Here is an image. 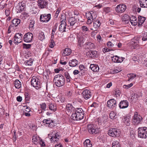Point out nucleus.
Segmentation results:
<instances>
[{
  "mask_svg": "<svg viewBox=\"0 0 147 147\" xmlns=\"http://www.w3.org/2000/svg\"><path fill=\"white\" fill-rule=\"evenodd\" d=\"M82 94L83 98L86 100L90 98L92 95L90 91L88 89L84 90L82 92Z\"/></svg>",
  "mask_w": 147,
  "mask_h": 147,
  "instance_id": "obj_15",
  "label": "nucleus"
},
{
  "mask_svg": "<svg viewBox=\"0 0 147 147\" xmlns=\"http://www.w3.org/2000/svg\"><path fill=\"white\" fill-rule=\"evenodd\" d=\"M85 47L89 49H92L94 47V45L93 43L90 42H87L85 44Z\"/></svg>",
  "mask_w": 147,
  "mask_h": 147,
  "instance_id": "obj_31",
  "label": "nucleus"
},
{
  "mask_svg": "<svg viewBox=\"0 0 147 147\" xmlns=\"http://www.w3.org/2000/svg\"><path fill=\"white\" fill-rule=\"evenodd\" d=\"M22 35L19 33H16L14 36L13 42L15 44H18L22 41Z\"/></svg>",
  "mask_w": 147,
  "mask_h": 147,
  "instance_id": "obj_17",
  "label": "nucleus"
},
{
  "mask_svg": "<svg viewBox=\"0 0 147 147\" xmlns=\"http://www.w3.org/2000/svg\"><path fill=\"white\" fill-rule=\"evenodd\" d=\"M15 86L16 88H20L21 87V83L18 80H16L14 82Z\"/></svg>",
  "mask_w": 147,
  "mask_h": 147,
  "instance_id": "obj_36",
  "label": "nucleus"
},
{
  "mask_svg": "<svg viewBox=\"0 0 147 147\" xmlns=\"http://www.w3.org/2000/svg\"><path fill=\"white\" fill-rule=\"evenodd\" d=\"M140 5L141 7H147V0H139Z\"/></svg>",
  "mask_w": 147,
  "mask_h": 147,
  "instance_id": "obj_34",
  "label": "nucleus"
},
{
  "mask_svg": "<svg viewBox=\"0 0 147 147\" xmlns=\"http://www.w3.org/2000/svg\"><path fill=\"white\" fill-rule=\"evenodd\" d=\"M60 136L59 134L57 133H54L53 134L51 138L50 139L51 141H53L54 142H59Z\"/></svg>",
  "mask_w": 147,
  "mask_h": 147,
  "instance_id": "obj_20",
  "label": "nucleus"
},
{
  "mask_svg": "<svg viewBox=\"0 0 147 147\" xmlns=\"http://www.w3.org/2000/svg\"><path fill=\"white\" fill-rule=\"evenodd\" d=\"M138 22L137 24L138 26H139L141 25L143 23L146 19L145 18L140 16H138Z\"/></svg>",
  "mask_w": 147,
  "mask_h": 147,
  "instance_id": "obj_30",
  "label": "nucleus"
},
{
  "mask_svg": "<svg viewBox=\"0 0 147 147\" xmlns=\"http://www.w3.org/2000/svg\"><path fill=\"white\" fill-rule=\"evenodd\" d=\"M20 19L15 18L13 19L12 21L11 26L16 27L20 24Z\"/></svg>",
  "mask_w": 147,
  "mask_h": 147,
  "instance_id": "obj_24",
  "label": "nucleus"
},
{
  "mask_svg": "<svg viewBox=\"0 0 147 147\" xmlns=\"http://www.w3.org/2000/svg\"><path fill=\"white\" fill-rule=\"evenodd\" d=\"M43 122L45 125L48 126L49 127L52 128L55 126L53 121L51 120L50 119H44Z\"/></svg>",
  "mask_w": 147,
  "mask_h": 147,
  "instance_id": "obj_18",
  "label": "nucleus"
},
{
  "mask_svg": "<svg viewBox=\"0 0 147 147\" xmlns=\"http://www.w3.org/2000/svg\"><path fill=\"white\" fill-rule=\"evenodd\" d=\"M57 27V24L55 25L53 27V29H52V34H54L55 32L56 29Z\"/></svg>",
  "mask_w": 147,
  "mask_h": 147,
  "instance_id": "obj_58",
  "label": "nucleus"
},
{
  "mask_svg": "<svg viewBox=\"0 0 147 147\" xmlns=\"http://www.w3.org/2000/svg\"><path fill=\"white\" fill-rule=\"evenodd\" d=\"M69 22L71 26H73L76 22L75 18L73 17L70 18Z\"/></svg>",
  "mask_w": 147,
  "mask_h": 147,
  "instance_id": "obj_41",
  "label": "nucleus"
},
{
  "mask_svg": "<svg viewBox=\"0 0 147 147\" xmlns=\"http://www.w3.org/2000/svg\"><path fill=\"white\" fill-rule=\"evenodd\" d=\"M140 38V37L136 36L132 39L131 44L133 49H136L138 48L139 46Z\"/></svg>",
  "mask_w": 147,
  "mask_h": 147,
  "instance_id": "obj_12",
  "label": "nucleus"
},
{
  "mask_svg": "<svg viewBox=\"0 0 147 147\" xmlns=\"http://www.w3.org/2000/svg\"><path fill=\"white\" fill-rule=\"evenodd\" d=\"M83 36V35H82L78 36V45L80 47H81L83 45L85 41L84 38Z\"/></svg>",
  "mask_w": 147,
  "mask_h": 147,
  "instance_id": "obj_22",
  "label": "nucleus"
},
{
  "mask_svg": "<svg viewBox=\"0 0 147 147\" xmlns=\"http://www.w3.org/2000/svg\"><path fill=\"white\" fill-rule=\"evenodd\" d=\"M65 79L63 76L59 74L55 75L53 79L55 84L58 87L63 86L65 83Z\"/></svg>",
  "mask_w": 147,
  "mask_h": 147,
  "instance_id": "obj_1",
  "label": "nucleus"
},
{
  "mask_svg": "<svg viewBox=\"0 0 147 147\" xmlns=\"http://www.w3.org/2000/svg\"><path fill=\"white\" fill-rule=\"evenodd\" d=\"M126 8V6L124 4H119L115 8V11L117 13H121L124 12Z\"/></svg>",
  "mask_w": 147,
  "mask_h": 147,
  "instance_id": "obj_16",
  "label": "nucleus"
},
{
  "mask_svg": "<svg viewBox=\"0 0 147 147\" xmlns=\"http://www.w3.org/2000/svg\"><path fill=\"white\" fill-rule=\"evenodd\" d=\"M87 129L88 131L90 134H97L99 133L100 131V128H96L94 127V126L92 124H90L87 125Z\"/></svg>",
  "mask_w": 147,
  "mask_h": 147,
  "instance_id": "obj_7",
  "label": "nucleus"
},
{
  "mask_svg": "<svg viewBox=\"0 0 147 147\" xmlns=\"http://www.w3.org/2000/svg\"><path fill=\"white\" fill-rule=\"evenodd\" d=\"M38 5L40 9L46 8L48 5V1L47 0H38Z\"/></svg>",
  "mask_w": 147,
  "mask_h": 147,
  "instance_id": "obj_13",
  "label": "nucleus"
},
{
  "mask_svg": "<svg viewBox=\"0 0 147 147\" xmlns=\"http://www.w3.org/2000/svg\"><path fill=\"white\" fill-rule=\"evenodd\" d=\"M91 54H90V57L91 58L96 57L97 52L96 51H91Z\"/></svg>",
  "mask_w": 147,
  "mask_h": 147,
  "instance_id": "obj_49",
  "label": "nucleus"
},
{
  "mask_svg": "<svg viewBox=\"0 0 147 147\" xmlns=\"http://www.w3.org/2000/svg\"><path fill=\"white\" fill-rule=\"evenodd\" d=\"M90 68L91 70L94 71H98L99 70V67L97 65L91 64L90 66Z\"/></svg>",
  "mask_w": 147,
  "mask_h": 147,
  "instance_id": "obj_33",
  "label": "nucleus"
},
{
  "mask_svg": "<svg viewBox=\"0 0 147 147\" xmlns=\"http://www.w3.org/2000/svg\"><path fill=\"white\" fill-rule=\"evenodd\" d=\"M104 119L103 118L99 117L97 119V122L98 123V124L100 125L103 123Z\"/></svg>",
  "mask_w": 147,
  "mask_h": 147,
  "instance_id": "obj_52",
  "label": "nucleus"
},
{
  "mask_svg": "<svg viewBox=\"0 0 147 147\" xmlns=\"http://www.w3.org/2000/svg\"><path fill=\"white\" fill-rule=\"evenodd\" d=\"M124 59L125 58L123 57H120L117 56H114L112 57V60L115 63H121Z\"/></svg>",
  "mask_w": 147,
  "mask_h": 147,
  "instance_id": "obj_19",
  "label": "nucleus"
},
{
  "mask_svg": "<svg viewBox=\"0 0 147 147\" xmlns=\"http://www.w3.org/2000/svg\"><path fill=\"white\" fill-rule=\"evenodd\" d=\"M40 80L36 76H33L31 81V85L36 89H38L41 88Z\"/></svg>",
  "mask_w": 147,
  "mask_h": 147,
  "instance_id": "obj_4",
  "label": "nucleus"
},
{
  "mask_svg": "<svg viewBox=\"0 0 147 147\" xmlns=\"http://www.w3.org/2000/svg\"><path fill=\"white\" fill-rule=\"evenodd\" d=\"M107 46L109 47H112L114 45V44H113L111 41H109L107 43Z\"/></svg>",
  "mask_w": 147,
  "mask_h": 147,
  "instance_id": "obj_60",
  "label": "nucleus"
},
{
  "mask_svg": "<svg viewBox=\"0 0 147 147\" xmlns=\"http://www.w3.org/2000/svg\"><path fill=\"white\" fill-rule=\"evenodd\" d=\"M55 45L54 41L53 40H51L50 42L49 47L51 48H53Z\"/></svg>",
  "mask_w": 147,
  "mask_h": 147,
  "instance_id": "obj_54",
  "label": "nucleus"
},
{
  "mask_svg": "<svg viewBox=\"0 0 147 147\" xmlns=\"http://www.w3.org/2000/svg\"><path fill=\"white\" fill-rule=\"evenodd\" d=\"M128 106V102L126 100L121 101L119 104V107L120 109H124Z\"/></svg>",
  "mask_w": 147,
  "mask_h": 147,
  "instance_id": "obj_21",
  "label": "nucleus"
},
{
  "mask_svg": "<svg viewBox=\"0 0 147 147\" xmlns=\"http://www.w3.org/2000/svg\"><path fill=\"white\" fill-rule=\"evenodd\" d=\"M115 113L114 111H111L109 114V117L111 119H115L116 118Z\"/></svg>",
  "mask_w": 147,
  "mask_h": 147,
  "instance_id": "obj_43",
  "label": "nucleus"
},
{
  "mask_svg": "<svg viewBox=\"0 0 147 147\" xmlns=\"http://www.w3.org/2000/svg\"><path fill=\"white\" fill-rule=\"evenodd\" d=\"M63 58H61L60 61V63L62 64L63 65H65L67 64V62L66 61H64L63 59Z\"/></svg>",
  "mask_w": 147,
  "mask_h": 147,
  "instance_id": "obj_61",
  "label": "nucleus"
},
{
  "mask_svg": "<svg viewBox=\"0 0 147 147\" xmlns=\"http://www.w3.org/2000/svg\"><path fill=\"white\" fill-rule=\"evenodd\" d=\"M65 75L67 79V81L68 82H70V77L69 74L67 72H65Z\"/></svg>",
  "mask_w": 147,
  "mask_h": 147,
  "instance_id": "obj_47",
  "label": "nucleus"
},
{
  "mask_svg": "<svg viewBox=\"0 0 147 147\" xmlns=\"http://www.w3.org/2000/svg\"><path fill=\"white\" fill-rule=\"evenodd\" d=\"M130 21L131 24L134 26L136 25L137 24V18L135 16H132L130 17L129 19Z\"/></svg>",
  "mask_w": 147,
  "mask_h": 147,
  "instance_id": "obj_25",
  "label": "nucleus"
},
{
  "mask_svg": "<svg viewBox=\"0 0 147 147\" xmlns=\"http://www.w3.org/2000/svg\"><path fill=\"white\" fill-rule=\"evenodd\" d=\"M86 18L88 19L87 23L88 24H91L93 20L96 19L97 16L96 12L92 11H91V12L86 13Z\"/></svg>",
  "mask_w": 147,
  "mask_h": 147,
  "instance_id": "obj_2",
  "label": "nucleus"
},
{
  "mask_svg": "<svg viewBox=\"0 0 147 147\" xmlns=\"http://www.w3.org/2000/svg\"><path fill=\"white\" fill-rule=\"evenodd\" d=\"M83 111V110L81 108H77L76 109H75L73 113L76 112L77 113H84Z\"/></svg>",
  "mask_w": 147,
  "mask_h": 147,
  "instance_id": "obj_46",
  "label": "nucleus"
},
{
  "mask_svg": "<svg viewBox=\"0 0 147 147\" xmlns=\"http://www.w3.org/2000/svg\"><path fill=\"white\" fill-rule=\"evenodd\" d=\"M101 23L99 20L95 19L94 20L93 26L95 28H98L100 25Z\"/></svg>",
  "mask_w": 147,
  "mask_h": 147,
  "instance_id": "obj_32",
  "label": "nucleus"
},
{
  "mask_svg": "<svg viewBox=\"0 0 147 147\" xmlns=\"http://www.w3.org/2000/svg\"><path fill=\"white\" fill-rule=\"evenodd\" d=\"M112 147H121L120 144L117 141H115L112 144Z\"/></svg>",
  "mask_w": 147,
  "mask_h": 147,
  "instance_id": "obj_45",
  "label": "nucleus"
},
{
  "mask_svg": "<svg viewBox=\"0 0 147 147\" xmlns=\"http://www.w3.org/2000/svg\"><path fill=\"white\" fill-rule=\"evenodd\" d=\"M123 17V19L125 21H127L129 20L130 18L128 15L127 14H125Z\"/></svg>",
  "mask_w": 147,
  "mask_h": 147,
  "instance_id": "obj_57",
  "label": "nucleus"
},
{
  "mask_svg": "<svg viewBox=\"0 0 147 147\" xmlns=\"http://www.w3.org/2000/svg\"><path fill=\"white\" fill-rule=\"evenodd\" d=\"M41 139L37 136H34L33 137L32 141L33 143L35 144L39 143Z\"/></svg>",
  "mask_w": 147,
  "mask_h": 147,
  "instance_id": "obj_26",
  "label": "nucleus"
},
{
  "mask_svg": "<svg viewBox=\"0 0 147 147\" xmlns=\"http://www.w3.org/2000/svg\"><path fill=\"white\" fill-rule=\"evenodd\" d=\"M81 28L82 31V34L84 36L86 35V32H90L89 29L86 26H82Z\"/></svg>",
  "mask_w": 147,
  "mask_h": 147,
  "instance_id": "obj_37",
  "label": "nucleus"
},
{
  "mask_svg": "<svg viewBox=\"0 0 147 147\" xmlns=\"http://www.w3.org/2000/svg\"><path fill=\"white\" fill-rule=\"evenodd\" d=\"M25 7L24 5H22L21 3H20L16 6V8L17 10V13H20L22 11Z\"/></svg>",
  "mask_w": 147,
  "mask_h": 147,
  "instance_id": "obj_23",
  "label": "nucleus"
},
{
  "mask_svg": "<svg viewBox=\"0 0 147 147\" xmlns=\"http://www.w3.org/2000/svg\"><path fill=\"white\" fill-rule=\"evenodd\" d=\"M75 108L73 106L72 104H68L66 106V110L68 112H72L74 111Z\"/></svg>",
  "mask_w": 147,
  "mask_h": 147,
  "instance_id": "obj_29",
  "label": "nucleus"
},
{
  "mask_svg": "<svg viewBox=\"0 0 147 147\" xmlns=\"http://www.w3.org/2000/svg\"><path fill=\"white\" fill-rule=\"evenodd\" d=\"M84 116V113H73L70 118L74 120L78 121L82 119Z\"/></svg>",
  "mask_w": 147,
  "mask_h": 147,
  "instance_id": "obj_8",
  "label": "nucleus"
},
{
  "mask_svg": "<svg viewBox=\"0 0 147 147\" xmlns=\"http://www.w3.org/2000/svg\"><path fill=\"white\" fill-rule=\"evenodd\" d=\"M109 135L112 137H118L119 136V131L116 128H110L108 131Z\"/></svg>",
  "mask_w": 147,
  "mask_h": 147,
  "instance_id": "obj_6",
  "label": "nucleus"
},
{
  "mask_svg": "<svg viewBox=\"0 0 147 147\" xmlns=\"http://www.w3.org/2000/svg\"><path fill=\"white\" fill-rule=\"evenodd\" d=\"M78 61L75 59H73L69 61V65L71 67H74L76 66Z\"/></svg>",
  "mask_w": 147,
  "mask_h": 147,
  "instance_id": "obj_27",
  "label": "nucleus"
},
{
  "mask_svg": "<svg viewBox=\"0 0 147 147\" xmlns=\"http://www.w3.org/2000/svg\"><path fill=\"white\" fill-rule=\"evenodd\" d=\"M33 60L31 58L26 61L24 62V64L26 65L31 66L32 64Z\"/></svg>",
  "mask_w": 147,
  "mask_h": 147,
  "instance_id": "obj_39",
  "label": "nucleus"
},
{
  "mask_svg": "<svg viewBox=\"0 0 147 147\" xmlns=\"http://www.w3.org/2000/svg\"><path fill=\"white\" fill-rule=\"evenodd\" d=\"M138 137L143 138H147V127H139L138 129Z\"/></svg>",
  "mask_w": 147,
  "mask_h": 147,
  "instance_id": "obj_3",
  "label": "nucleus"
},
{
  "mask_svg": "<svg viewBox=\"0 0 147 147\" xmlns=\"http://www.w3.org/2000/svg\"><path fill=\"white\" fill-rule=\"evenodd\" d=\"M38 38L40 40H42L45 39V36L44 32H40L38 36Z\"/></svg>",
  "mask_w": 147,
  "mask_h": 147,
  "instance_id": "obj_42",
  "label": "nucleus"
},
{
  "mask_svg": "<svg viewBox=\"0 0 147 147\" xmlns=\"http://www.w3.org/2000/svg\"><path fill=\"white\" fill-rule=\"evenodd\" d=\"M5 13L7 16H8L10 13V9L9 8H7L5 11Z\"/></svg>",
  "mask_w": 147,
  "mask_h": 147,
  "instance_id": "obj_55",
  "label": "nucleus"
},
{
  "mask_svg": "<svg viewBox=\"0 0 147 147\" xmlns=\"http://www.w3.org/2000/svg\"><path fill=\"white\" fill-rule=\"evenodd\" d=\"M51 18V15L50 14H41L40 16V20L42 22H47Z\"/></svg>",
  "mask_w": 147,
  "mask_h": 147,
  "instance_id": "obj_11",
  "label": "nucleus"
},
{
  "mask_svg": "<svg viewBox=\"0 0 147 147\" xmlns=\"http://www.w3.org/2000/svg\"><path fill=\"white\" fill-rule=\"evenodd\" d=\"M84 147H92V145L90 143V141L88 139H86L84 142Z\"/></svg>",
  "mask_w": 147,
  "mask_h": 147,
  "instance_id": "obj_35",
  "label": "nucleus"
},
{
  "mask_svg": "<svg viewBox=\"0 0 147 147\" xmlns=\"http://www.w3.org/2000/svg\"><path fill=\"white\" fill-rule=\"evenodd\" d=\"M138 96L137 94H133V95L131 96V99L134 100L135 99V100L137 99L138 98Z\"/></svg>",
  "mask_w": 147,
  "mask_h": 147,
  "instance_id": "obj_59",
  "label": "nucleus"
},
{
  "mask_svg": "<svg viewBox=\"0 0 147 147\" xmlns=\"http://www.w3.org/2000/svg\"><path fill=\"white\" fill-rule=\"evenodd\" d=\"M40 108L43 111H45L47 108L46 104L45 103H43L40 105Z\"/></svg>",
  "mask_w": 147,
  "mask_h": 147,
  "instance_id": "obj_50",
  "label": "nucleus"
},
{
  "mask_svg": "<svg viewBox=\"0 0 147 147\" xmlns=\"http://www.w3.org/2000/svg\"><path fill=\"white\" fill-rule=\"evenodd\" d=\"M107 106L112 110H115L116 108L117 102L114 99H110L107 102Z\"/></svg>",
  "mask_w": 147,
  "mask_h": 147,
  "instance_id": "obj_9",
  "label": "nucleus"
},
{
  "mask_svg": "<svg viewBox=\"0 0 147 147\" xmlns=\"http://www.w3.org/2000/svg\"><path fill=\"white\" fill-rule=\"evenodd\" d=\"M71 53V50L68 48H66L64 50L62 55L63 56H65L70 55Z\"/></svg>",
  "mask_w": 147,
  "mask_h": 147,
  "instance_id": "obj_28",
  "label": "nucleus"
},
{
  "mask_svg": "<svg viewBox=\"0 0 147 147\" xmlns=\"http://www.w3.org/2000/svg\"><path fill=\"white\" fill-rule=\"evenodd\" d=\"M61 21V24L59 26V31L65 32V29L66 28V24L65 22L66 17L65 16H62L61 17V19L62 20Z\"/></svg>",
  "mask_w": 147,
  "mask_h": 147,
  "instance_id": "obj_5",
  "label": "nucleus"
},
{
  "mask_svg": "<svg viewBox=\"0 0 147 147\" xmlns=\"http://www.w3.org/2000/svg\"><path fill=\"white\" fill-rule=\"evenodd\" d=\"M142 40L143 41L147 40V32L144 33L143 34Z\"/></svg>",
  "mask_w": 147,
  "mask_h": 147,
  "instance_id": "obj_53",
  "label": "nucleus"
},
{
  "mask_svg": "<svg viewBox=\"0 0 147 147\" xmlns=\"http://www.w3.org/2000/svg\"><path fill=\"white\" fill-rule=\"evenodd\" d=\"M133 85V84L132 83H131L129 84L128 85H124L123 86V88H125V89H128L131 87Z\"/></svg>",
  "mask_w": 147,
  "mask_h": 147,
  "instance_id": "obj_51",
  "label": "nucleus"
},
{
  "mask_svg": "<svg viewBox=\"0 0 147 147\" xmlns=\"http://www.w3.org/2000/svg\"><path fill=\"white\" fill-rule=\"evenodd\" d=\"M24 48L26 49H28L30 48L31 47V45L30 44H24L23 45Z\"/></svg>",
  "mask_w": 147,
  "mask_h": 147,
  "instance_id": "obj_56",
  "label": "nucleus"
},
{
  "mask_svg": "<svg viewBox=\"0 0 147 147\" xmlns=\"http://www.w3.org/2000/svg\"><path fill=\"white\" fill-rule=\"evenodd\" d=\"M33 35L30 32H28L26 33L24 36V40L26 42H30L32 40Z\"/></svg>",
  "mask_w": 147,
  "mask_h": 147,
  "instance_id": "obj_14",
  "label": "nucleus"
},
{
  "mask_svg": "<svg viewBox=\"0 0 147 147\" xmlns=\"http://www.w3.org/2000/svg\"><path fill=\"white\" fill-rule=\"evenodd\" d=\"M49 109L51 110L54 111H56V110L57 107L55 105H54L51 103H49Z\"/></svg>",
  "mask_w": 147,
  "mask_h": 147,
  "instance_id": "obj_40",
  "label": "nucleus"
},
{
  "mask_svg": "<svg viewBox=\"0 0 147 147\" xmlns=\"http://www.w3.org/2000/svg\"><path fill=\"white\" fill-rule=\"evenodd\" d=\"M34 24V21L33 20H30V24L29 25V28L30 29L32 30Z\"/></svg>",
  "mask_w": 147,
  "mask_h": 147,
  "instance_id": "obj_44",
  "label": "nucleus"
},
{
  "mask_svg": "<svg viewBox=\"0 0 147 147\" xmlns=\"http://www.w3.org/2000/svg\"><path fill=\"white\" fill-rule=\"evenodd\" d=\"M142 118L137 112H135L133 119V123L134 125H137L139 124L142 121Z\"/></svg>",
  "mask_w": 147,
  "mask_h": 147,
  "instance_id": "obj_10",
  "label": "nucleus"
},
{
  "mask_svg": "<svg viewBox=\"0 0 147 147\" xmlns=\"http://www.w3.org/2000/svg\"><path fill=\"white\" fill-rule=\"evenodd\" d=\"M42 147H45V144L44 142L42 140H41L40 142L39 143Z\"/></svg>",
  "mask_w": 147,
  "mask_h": 147,
  "instance_id": "obj_63",
  "label": "nucleus"
},
{
  "mask_svg": "<svg viewBox=\"0 0 147 147\" xmlns=\"http://www.w3.org/2000/svg\"><path fill=\"white\" fill-rule=\"evenodd\" d=\"M136 75L133 74H129L128 76L129 78L128 79V81H129L130 80L133 79L136 77Z\"/></svg>",
  "mask_w": 147,
  "mask_h": 147,
  "instance_id": "obj_48",
  "label": "nucleus"
},
{
  "mask_svg": "<svg viewBox=\"0 0 147 147\" xmlns=\"http://www.w3.org/2000/svg\"><path fill=\"white\" fill-rule=\"evenodd\" d=\"M121 94V92L119 90H116L115 91V94L117 96H119L120 94Z\"/></svg>",
  "mask_w": 147,
  "mask_h": 147,
  "instance_id": "obj_62",
  "label": "nucleus"
},
{
  "mask_svg": "<svg viewBox=\"0 0 147 147\" xmlns=\"http://www.w3.org/2000/svg\"><path fill=\"white\" fill-rule=\"evenodd\" d=\"M123 121L126 125L129 126L130 125V119L129 117H124L123 118Z\"/></svg>",
  "mask_w": 147,
  "mask_h": 147,
  "instance_id": "obj_38",
  "label": "nucleus"
},
{
  "mask_svg": "<svg viewBox=\"0 0 147 147\" xmlns=\"http://www.w3.org/2000/svg\"><path fill=\"white\" fill-rule=\"evenodd\" d=\"M24 95L26 100H28L29 99V97L28 96L29 94L27 93H25Z\"/></svg>",
  "mask_w": 147,
  "mask_h": 147,
  "instance_id": "obj_64",
  "label": "nucleus"
}]
</instances>
